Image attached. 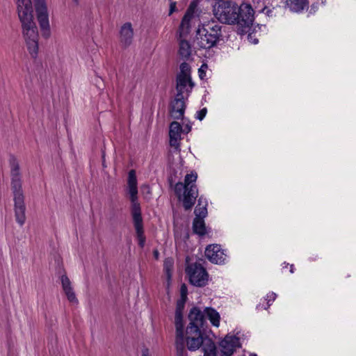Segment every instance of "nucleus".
I'll return each mask as SVG.
<instances>
[{
    "instance_id": "1",
    "label": "nucleus",
    "mask_w": 356,
    "mask_h": 356,
    "mask_svg": "<svg viewBox=\"0 0 356 356\" xmlns=\"http://www.w3.org/2000/svg\"><path fill=\"white\" fill-rule=\"evenodd\" d=\"M214 15L223 24H237L249 27L254 19V11L250 3H243L240 6L233 1H223L214 8Z\"/></svg>"
},
{
    "instance_id": "2",
    "label": "nucleus",
    "mask_w": 356,
    "mask_h": 356,
    "mask_svg": "<svg viewBox=\"0 0 356 356\" xmlns=\"http://www.w3.org/2000/svg\"><path fill=\"white\" fill-rule=\"evenodd\" d=\"M25 8L17 10L18 17L22 23V33L29 51L33 57H35L38 50V29L33 22L32 3L25 0Z\"/></svg>"
},
{
    "instance_id": "3",
    "label": "nucleus",
    "mask_w": 356,
    "mask_h": 356,
    "mask_svg": "<svg viewBox=\"0 0 356 356\" xmlns=\"http://www.w3.org/2000/svg\"><path fill=\"white\" fill-rule=\"evenodd\" d=\"M197 175L195 172L187 174L184 182H177L175 186V193L179 200L183 203L185 210H190L194 206L198 197V189L195 184Z\"/></svg>"
},
{
    "instance_id": "4",
    "label": "nucleus",
    "mask_w": 356,
    "mask_h": 356,
    "mask_svg": "<svg viewBox=\"0 0 356 356\" xmlns=\"http://www.w3.org/2000/svg\"><path fill=\"white\" fill-rule=\"evenodd\" d=\"M222 26L212 21L200 26L196 35V44L200 49H209L215 47L222 37Z\"/></svg>"
},
{
    "instance_id": "5",
    "label": "nucleus",
    "mask_w": 356,
    "mask_h": 356,
    "mask_svg": "<svg viewBox=\"0 0 356 356\" xmlns=\"http://www.w3.org/2000/svg\"><path fill=\"white\" fill-rule=\"evenodd\" d=\"M11 188L14 195L16 221L22 226L26 220L24 195L22 189V176L11 177Z\"/></svg>"
},
{
    "instance_id": "6",
    "label": "nucleus",
    "mask_w": 356,
    "mask_h": 356,
    "mask_svg": "<svg viewBox=\"0 0 356 356\" xmlns=\"http://www.w3.org/2000/svg\"><path fill=\"white\" fill-rule=\"evenodd\" d=\"M127 190L131 203V213L134 222H143L140 206L138 201V186L136 172L131 170L129 172Z\"/></svg>"
},
{
    "instance_id": "7",
    "label": "nucleus",
    "mask_w": 356,
    "mask_h": 356,
    "mask_svg": "<svg viewBox=\"0 0 356 356\" xmlns=\"http://www.w3.org/2000/svg\"><path fill=\"white\" fill-rule=\"evenodd\" d=\"M186 273L189 277L190 282L196 286H204L208 281V274L205 268L197 263L188 264Z\"/></svg>"
},
{
    "instance_id": "8",
    "label": "nucleus",
    "mask_w": 356,
    "mask_h": 356,
    "mask_svg": "<svg viewBox=\"0 0 356 356\" xmlns=\"http://www.w3.org/2000/svg\"><path fill=\"white\" fill-rule=\"evenodd\" d=\"M37 18L40 27L42 35L48 38L51 35L47 8L44 0H38L35 4Z\"/></svg>"
},
{
    "instance_id": "9",
    "label": "nucleus",
    "mask_w": 356,
    "mask_h": 356,
    "mask_svg": "<svg viewBox=\"0 0 356 356\" xmlns=\"http://www.w3.org/2000/svg\"><path fill=\"white\" fill-rule=\"evenodd\" d=\"M185 304L177 302V307L175 316V323L176 327V346L178 350H183L184 348V324L182 311Z\"/></svg>"
},
{
    "instance_id": "10",
    "label": "nucleus",
    "mask_w": 356,
    "mask_h": 356,
    "mask_svg": "<svg viewBox=\"0 0 356 356\" xmlns=\"http://www.w3.org/2000/svg\"><path fill=\"white\" fill-rule=\"evenodd\" d=\"M186 335L187 347L190 350L198 349L204 342L200 330L194 327H187Z\"/></svg>"
},
{
    "instance_id": "11",
    "label": "nucleus",
    "mask_w": 356,
    "mask_h": 356,
    "mask_svg": "<svg viewBox=\"0 0 356 356\" xmlns=\"http://www.w3.org/2000/svg\"><path fill=\"white\" fill-rule=\"evenodd\" d=\"M206 257L212 263L222 264L225 262L227 255L220 245H209L205 250Z\"/></svg>"
},
{
    "instance_id": "12",
    "label": "nucleus",
    "mask_w": 356,
    "mask_h": 356,
    "mask_svg": "<svg viewBox=\"0 0 356 356\" xmlns=\"http://www.w3.org/2000/svg\"><path fill=\"white\" fill-rule=\"evenodd\" d=\"M239 344L238 337L227 335L220 343L222 356H231Z\"/></svg>"
},
{
    "instance_id": "13",
    "label": "nucleus",
    "mask_w": 356,
    "mask_h": 356,
    "mask_svg": "<svg viewBox=\"0 0 356 356\" xmlns=\"http://www.w3.org/2000/svg\"><path fill=\"white\" fill-rule=\"evenodd\" d=\"M134 32L131 22H126L120 29L119 38L120 44L127 48L129 47L134 40Z\"/></svg>"
},
{
    "instance_id": "14",
    "label": "nucleus",
    "mask_w": 356,
    "mask_h": 356,
    "mask_svg": "<svg viewBox=\"0 0 356 356\" xmlns=\"http://www.w3.org/2000/svg\"><path fill=\"white\" fill-rule=\"evenodd\" d=\"M186 108L183 95L177 94L175 99L170 104V113L172 118L179 120L184 116Z\"/></svg>"
},
{
    "instance_id": "15",
    "label": "nucleus",
    "mask_w": 356,
    "mask_h": 356,
    "mask_svg": "<svg viewBox=\"0 0 356 356\" xmlns=\"http://www.w3.org/2000/svg\"><path fill=\"white\" fill-rule=\"evenodd\" d=\"M188 318L190 323L188 327H194L197 328V330H200L205 322L204 312H202L197 307H193L190 311Z\"/></svg>"
},
{
    "instance_id": "16",
    "label": "nucleus",
    "mask_w": 356,
    "mask_h": 356,
    "mask_svg": "<svg viewBox=\"0 0 356 356\" xmlns=\"http://www.w3.org/2000/svg\"><path fill=\"white\" fill-rule=\"evenodd\" d=\"M181 132L182 127L179 122L176 121L171 122L169 128L170 145L177 149L179 148Z\"/></svg>"
},
{
    "instance_id": "17",
    "label": "nucleus",
    "mask_w": 356,
    "mask_h": 356,
    "mask_svg": "<svg viewBox=\"0 0 356 356\" xmlns=\"http://www.w3.org/2000/svg\"><path fill=\"white\" fill-rule=\"evenodd\" d=\"M196 6L191 3L186 10L179 26V38L185 33H188L191 27V21L194 17Z\"/></svg>"
},
{
    "instance_id": "18",
    "label": "nucleus",
    "mask_w": 356,
    "mask_h": 356,
    "mask_svg": "<svg viewBox=\"0 0 356 356\" xmlns=\"http://www.w3.org/2000/svg\"><path fill=\"white\" fill-rule=\"evenodd\" d=\"M63 290L67 296V300L72 304H76L78 300L76 297L72 283L66 275H63L60 277Z\"/></svg>"
},
{
    "instance_id": "19",
    "label": "nucleus",
    "mask_w": 356,
    "mask_h": 356,
    "mask_svg": "<svg viewBox=\"0 0 356 356\" xmlns=\"http://www.w3.org/2000/svg\"><path fill=\"white\" fill-rule=\"evenodd\" d=\"M189 86L191 89L193 86V83H192L191 76H183L178 75L177 77V94L181 93L183 95V92L185 90H187L186 86Z\"/></svg>"
},
{
    "instance_id": "20",
    "label": "nucleus",
    "mask_w": 356,
    "mask_h": 356,
    "mask_svg": "<svg viewBox=\"0 0 356 356\" xmlns=\"http://www.w3.org/2000/svg\"><path fill=\"white\" fill-rule=\"evenodd\" d=\"M308 0H286V6L293 12L300 13L308 8Z\"/></svg>"
},
{
    "instance_id": "21",
    "label": "nucleus",
    "mask_w": 356,
    "mask_h": 356,
    "mask_svg": "<svg viewBox=\"0 0 356 356\" xmlns=\"http://www.w3.org/2000/svg\"><path fill=\"white\" fill-rule=\"evenodd\" d=\"M193 232L200 236H203L207 234V228L205 225L204 218H195L193 222Z\"/></svg>"
},
{
    "instance_id": "22",
    "label": "nucleus",
    "mask_w": 356,
    "mask_h": 356,
    "mask_svg": "<svg viewBox=\"0 0 356 356\" xmlns=\"http://www.w3.org/2000/svg\"><path fill=\"white\" fill-rule=\"evenodd\" d=\"M179 55L182 59L188 60L191 55V47L186 40L180 39L179 42Z\"/></svg>"
},
{
    "instance_id": "23",
    "label": "nucleus",
    "mask_w": 356,
    "mask_h": 356,
    "mask_svg": "<svg viewBox=\"0 0 356 356\" xmlns=\"http://www.w3.org/2000/svg\"><path fill=\"white\" fill-rule=\"evenodd\" d=\"M204 316L210 321L213 326H219L220 317L219 313L216 309L206 307L204 309Z\"/></svg>"
},
{
    "instance_id": "24",
    "label": "nucleus",
    "mask_w": 356,
    "mask_h": 356,
    "mask_svg": "<svg viewBox=\"0 0 356 356\" xmlns=\"http://www.w3.org/2000/svg\"><path fill=\"white\" fill-rule=\"evenodd\" d=\"M207 203L206 200H204L202 197L198 200V204L195 207L194 213L195 214V218H204L207 215Z\"/></svg>"
},
{
    "instance_id": "25",
    "label": "nucleus",
    "mask_w": 356,
    "mask_h": 356,
    "mask_svg": "<svg viewBox=\"0 0 356 356\" xmlns=\"http://www.w3.org/2000/svg\"><path fill=\"white\" fill-rule=\"evenodd\" d=\"M204 356H216V347L211 339L205 340L202 343Z\"/></svg>"
},
{
    "instance_id": "26",
    "label": "nucleus",
    "mask_w": 356,
    "mask_h": 356,
    "mask_svg": "<svg viewBox=\"0 0 356 356\" xmlns=\"http://www.w3.org/2000/svg\"><path fill=\"white\" fill-rule=\"evenodd\" d=\"M134 224L138 245L140 248H143L145 243V236L144 235L143 222H134Z\"/></svg>"
},
{
    "instance_id": "27",
    "label": "nucleus",
    "mask_w": 356,
    "mask_h": 356,
    "mask_svg": "<svg viewBox=\"0 0 356 356\" xmlns=\"http://www.w3.org/2000/svg\"><path fill=\"white\" fill-rule=\"evenodd\" d=\"M173 266H174V261H173L172 259L168 258L164 261L163 269H164L165 275L167 277L168 286H169L170 284L172 272L173 270Z\"/></svg>"
},
{
    "instance_id": "28",
    "label": "nucleus",
    "mask_w": 356,
    "mask_h": 356,
    "mask_svg": "<svg viewBox=\"0 0 356 356\" xmlns=\"http://www.w3.org/2000/svg\"><path fill=\"white\" fill-rule=\"evenodd\" d=\"M9 166L10 168V177L21 175L19 162L13 155L10 156Z\"/></svg>"
},
{
    "instance_id": "29",
    "label": "nucleus",
    "mask_w": 356,
    "mask_h": 356,
    "mask_svg": "<svg viewBox=\"0 0 356 356\" xmlns=\"http://www.w3.org/2000/svg\"><path fill=\"white\" fill-rule=\"evenodd\" d=\"M188 289L185 284H182L180 288V299L178 300L177 302L181 304H185L187 299Z\"/></svg>"
},
{
    "instance_id": "30",
    "label": "nucleus",
    "mask_w": 356,
    "mask_h": 356,
    "mask_svg": "<svg viewBox=\"0 0 356 356\" xmlns=\"http://www.w3.org/2000/svg\"><path fill=\"white\" fill-rule=\"evenodd\" d=\"M180 74L179 75L191 76V67L189 64L186 62L180 65Z\"/></svg>"
},
{
    "instance_id": "31",
    "label": "nucleus",
    "mask_w": 356,
    "mask_h": 356,
    "mask_svg": "<svg viewBox=\"0 0 356 356\" xmlns=\"http://www.w3.org/2000/svg\"><path fill=\"white\" fill-rule=\"evenodd\" d=\"M276 297V293L273 292H270L267 294L265 298V300L267 302V307H268L270 305L271 302H273L275 300Z\"/></svg>"
},
{
    "instance_id": "32",
    "label": "nucleus",
    "mask_w": 356,
    "mask_h": 356,
    "mask_svg": "<svg viewBox=\"0 0 356 356\" xmlns=\"http://www.w3.org/2000/svg\"><path fill=\"white\" fill-rule=\"evenodd\" d=\"M207 113V110L206 108L201 109L200 111L197 112L196 118L200 120H202L204 118Z\"/></svg>"
},
{
    "instance_id": "33",
    "label": "nucleus",
    "mask_w": 356,
    "mask_h": 356,
    "mask_svg": "<svg viewBox=\"0 0 356 356\" xmlns=\"http://www.w3.org/2000/svg\"><path fill=\"white\" fill-rule=\"evenodd\" d=\"M176 2L170 1L169 15H172L176 10Z\"/></svg>"
},
{
    "instance_id": "34",
    "label": "nucleus",
    "mask_w": 356,
    "mask_h": 356,
    "mask_svg": "<svg viewBox=\"0 0 356 356\" xmlns=\"http://www.w3.org/2000/svg\"><path fill=\"white\" fill-rule=\"evenodd\" d=\"M203 67V65L202 66L201 68L199 69V76L200 77V79H203L204 78V76L205 75V72L204 71V70L202 69Z\"/></svg>"
},
{
    "instance_id": "35",
    "label": "nucleus",
    "mask_w": 356,
    "mask_h": 356,
    "mask_svg": "<svg viewBox=\"0 0 356 356\" xmlns=\"http://www.w3.org/2000/svg\"><path fill=\"white\" fill-rule=\"evenodd\" d=\"M191 125L187 124H186L185 127L184 129H182V131H186V133H188L189 131H191Z\"/></svg>"
},
{
    "instance_id": "36",
    "label": "nucleus",
    "mask_w": 356,
    "mask_h": 356,
    "mask_svg": "<svg viewBox=\"0 0 356 356\" xmlns=\"http://www.w3.org/2000/svg\"><path fill=\"white\" fill-rule=\"evenodd\" d=\"M142 356H149V350L148 349H144L142 353Z\"/></svg>"
},
{
    "instance_id": "37",
    "label": "nucleus",
    "mask_w": 356,
    "mask_h": 356,
    "mask_svg": "<svg viewBox=\"0 0 356 356\" xmlns=\"http://www.w3.org/2000/svg\"><path fill=\"white\" fill-rule=\"evenodd\" d=\"M293 270H294V266H293V265L292 264V265H291V266H290V272H291V273H293Z\"/></svg>"
},
{
    "instance_id": "38",
    "label": "nucleus",
    "mask_w": 356,
    "mask_h": 356,
    "mask_svg": "<svg viewBox=\"0 0 356 356\" xmlns=\"http://www.w3.org/2000/svg\"><path fill=\"white\" fill-rule=\"evenodd\" d=\"M75 3H78L79 0H72Z\"/></svg>"
},
{
    "instance_id": "39",
    "label": "nucleus",
    "mask_w": 356,
    "mask_h": 356,
    "mask_svg": "<svg viewBox=\"0 0 356 356\" xmlns=\"http://www.w3.org/2000/svg\"><path fill=\"white\" fill-rule=\"evenodd\" d=\"M154 254H155V256L157 257V256H158V252H157V251H155V252H154Z\"/></svg>"
},
{
    "instance_id": "40",
    "label": "nucleus",
    "mask_w": 356,
    "mask_h": 356,
    "mask_svg": "<svg viewBox=\"0 0 356 356\" xmlns=\"http://www.w3.org/2000/svg\"><path fill=\"white\" fill-rule=\"evenodd\" d=\"M258 42L257 40H254V43L257 44Z\"/></svg>"
},
{
    "instance_id": "41",
    "label": "nucleus",
    "mask_w": 356,
    "mask_h": 356,
    "mask_svg": "<svg viewBox=\"0 0 356 356\" xmlns=\"http://www.w3.org/2000/svg\"><path fill=\"white\" fill-rule=\"evenodd\" d=\"M250 356H257L256 354H252Z\"/></svg>"
}]
</instances>
